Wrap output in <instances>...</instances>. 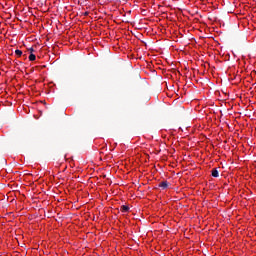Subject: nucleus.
Returning <instances> with one entry per match:
<instances>
[{
	"mask_svg": "<svg viewBox=\"0 0 256 256\" xmlns=\"http://www.w3.org/2000/svg\"><path fill=\"white\" fill-rule=\"evenodd\" d=\"M120 210H121L122 213H129V206H127V205H122V206L120 207Z\"/></svg>",
	"mask_w": 256,
	"mask_h": 256,
	"instance_id": "2",
	"label": "nucleus"
},
{
	"mask_svg": "<svg viewBox=\"0 0 256 256\" xmlns=\"http://www.w3.org/2000/svg\"><path fill=\"white\" fill-rule=\"evenodd\" d=\"M158 187H161V189H167V187H169V183L167 181L160 182Z\"/></svg>",
	"mask_w": 256,
	"mask_h": 256,
	"instance_id": "1",
	"label": "nucleus"
},
{
	"mask_svg": "<svg viewBox=\"0 0 256 256\" xmlns=\"http://www.w3.org/2000/svg\"><path fill=\"white\" fill-rule=\"evenodd\" d=\"M212 177H219V170L217 168L212 169Z\"/></svg>",
	"mask_w": 256,
	"mask_h": 256,
	"instance_id": "3",
	"label": "nucleus"
},
{
	"mask_svg": "<svg viewBox=\"0 0 256 256\" xmlns=\"http://www.w3.org/2000/svg\"><path fill=\"white\" fill-rule=\"evenodd\" d=\"M15 55H17V57H21V55H23V51L15 50Z\"/></svg>",
	"mask_w": 256,
	"mask_h": 256,
	"instance_id": "5",
	"label": "nucleus"
},
{
	"mask_svg": "<svg viewBox=\"0 0 256 256\" xmlns=\"http://www.w3.org/2000/svg\"><path fill=\"white\" fill-rule=\"evenodd\" d=\"M30 53H33V51H35L33 48L29 49Z\"/></svg>",
	"mask_w": 256,
	"mask_h": 256,
	"instance_id": "6",
	"label": "nucleus"
},
{
	"mask_svg": "<svg viewBox=\"0 0 256 256\" xmlns=\"http://www.w3.org/2000/svg\"><path fill=\"white\" fill-rule=\"evenodd\" d=\"M35 59H37V56H35V54L31 53L29 55V61H35Z\"/></svg>",
	"mask_w": 256,
	"mask_h": 256,
	"instance_id": "4",
	"label": "nucleus"
}]
</instances>
